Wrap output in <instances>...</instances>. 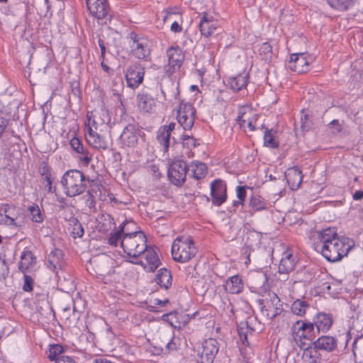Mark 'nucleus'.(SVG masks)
Masks as SVG:
<instances>
[{
    "label": "nucleus",
    "mask_w": 363,
    "mask_h": 363,
    "mask_svg": "<svg viewBox=\"0 0 363 363\" xmlns=\"http://www.w3.org/2000/svg\"><path fill=\"white\" fill-rule=\"evenodd\" d=\"M99 114L105 118L97 120V116L93 112H88L86 115L87 123H86V139L88 143L96 149L105 150L108 147L107 141L99 132L101 127H106V123L110 121L107 112L101 110Z\"/></svg>",
    "instance_id": "f03ea898"
},
{
    "label": "nucleus",
    "mask_w": 363,
    "mask_h": 363,
    "mask_svg": "<svg viewBox=\"0 0 363 363\" xmlns=\"http://www.w3.org/2000/svg\"><path fill=\"white\" fill-rule=\"evenodd\" d=\"M248 82V74L246 72L240 73L235 77H230L228 79V84L234 91H238L245 88Z\"/></svg>",
    "instance_id": "bb28decb"
},
{
    "label": "nucleus",
    "mask_w": 363,
    "mask_h": 363,
    "mask_svg": "<svg viewBox=\"0 0 363 363\" xmlns=\"http://www.w3.org/2000/svg\"><path fill=\"white\" fill-rule=\"evenodd\" d=\"M64 350L61 345H53L50 346L48 352V357L51 360H55L61 357Z\"/></svg>",
    "instance_id": "a18cd8bd"
},
{
    "label": "nucleus",
    "mask_w": 363,
    "mask_h": 363,
    "mask_svg": "<svg viewBox=\"0 0 363 363\" xmlns=\"http://www.w3.org/2000/svg\"><path fill=\"white\" fill-rule=\"evenodd\" d=\"M171 133L167 130L159 129L157 131V140L158 143L163 147L164 152H167L170 145Z\"/></svg>",
    "instance_id": "ea45409f"
},
{
    "label": "nucleus",
    "mask_w": 363,
    "mask_h": 363,
    "mask_svg": "<svg viewBox=\"0 0 363 363\" xmlns=\"http://www.w3.org/2000/svg\"><path fill=\"white\" fill-rule=\"evenodd\" d=\"M28 211L30 213V219L33 222L38 223H41L43 222L44 215L37 204L29 206L28 207Z\"/></svg>",
    "instance_id": "a19ab883"
},
{
    "label": "nucleus",
    "mask_w": 363,
    "mask_h": 363,
    "mask_svg": "<svg viewBox=\"0 0 363 363\" xmlns=\"http://www.w3.org/2000/svg\"><path fill=\"white\" fill-rule=\"evenodd\" d=\"M39 172L43 179L46 177H52L51 168L48 165V164L45 162L40 164L39 168Z\"/></svg>",
    "instance_id": "3c124183"
},
{
    "label": "nucleus",
    "mask_w": 363,
    "mask_h": 363,
    "mask_svg": "<svg viewBox=\"0 0 363 363\" xmlns=\"http://www.w3.org/2000/svg\"><path fill=\"white\" fill-rule=\"evenodd\" d=\"M146 242V236L143 232L126 233L121 240V247L129 257L135 259L145 251Z\"/></svg>",
    "instance_id": "20e7f679"
},
{
    "label": "nucleus",
    "mask_w": 363,
    "mask_h": 363,
    "mask_svg": "<svg viewBox=\"0 0 363 363\" xmlns=\"http://www.w3.org/2000/svg\"><path fill=\"white\" fill-rule=\"evenodd\" d=\"M219 29V22L213 16L203 13L199 22L201 34L206 38L212 36Z\"/></svg>",
    "instance_id": "2eb2a0df"
},
{
    "label": "nucleus",
    "mask_w": 363,
    "mask_h": 363,
    "mask_svg": "<svg viewBox=\"0 0 363 363\" xmlns=\"http://www.w3.org/2000/svg\"><path fill=\"white\" fill-rule=\"evenodd\" d=\"M182 139L183 145L186 146L187 148L191 149L196 146V139L191 135L183 134Z\"/></svg>",
    "instance_id": "09e8293b"
},
{
    "label": "nucleus",
    "mask_w": 363,
    "mask_h": 363,
    "mask_svg": "<svg viewBox=\"0 0 363 363\" xmlns=\"http://www.w3.org/2000/svg\"><path fill=\"white\" fill-rule=\"evenodd\" d=\"M177 313L176 312H172L169 313H166L162 315V320L168 322L172 326L176 328L177 325H174L173 319L177 318Z\"/></svg>",
    "instance_id": "5fc2aeb1"
},
{
    "label": "nucleus",
    "mask_w": 363,
    "mask_h": 363,
    "mask_svg": "<svg viewBox=\"0 0 363 363\" xmlns=\"http://www.w3.org/2000/svg\"><path fill=\"white\" fill-rule=\"evenodd\" d=\"M314 250L320 252L329 262H335L347 255L351 245L349 238L339 237L333 228H326L313 233L312 237Z\"/></svg>",
    "instance_id": "f257e3e1"
},
{
    "label": "nucleus",
    "mask_w": 363,
    "mask_h": 363,
    "mask_svg": "<svg viewBox=\"0 0 363 363\" xmlns=\"http://www.w3.org/2000/svg\"><path fill=\"white\" fill-rule=\"evenodd\" d=\"M352 198L354 200H360L363 199V191H356L354 193Z\"/></svg>",
    "instance_id": "338daca9"
},
{
    "label": "nucleus",
    "mask_w": 363,
    "mask_h": 363,
    "mask_svg": "<svg viewBox=\"0 0 363 363\" xmlns=\"http://www.w3.org/2000/svg\"><path fill=\"white\" fill-rule=\"evenodd\" d=\"M54 179H55V177L53 176L50 177H46L43 179V183H45V189L47 191V192L49 194L55 193L56 191V188L52 186V182L54 181Z\"/></svg>",
    "instance_id": "603ef678"
},
{
    "label": "nucleus",
    "mask_w": 363,
    "mask_h": 363,
    "mask_svg": "<svg viewBox=\"0 0 363 363\" xmlns=\"http://www.w3.org/2000/svg\"><path fill=\"white\" fill-rule=\"evenodd\" d=\"M8 123L9 121L6 118L0 116V138L1 137L6 128L7 127Z\"/></svg>",
    "instance_id": "052dcab7"
},
{
    "label": "nucleus",
    "mask_w": 363,
    "mask_h": 363,
    "mask_svg": "<svg viewBox=\"0 0 363 363\" xmlns=\"http://www.w3.org/2000/svg\"><path fill=\"white\" fill-rule=\"evenodd\" d=\"M196 254V248L193 240L186 237H178L172 245V255L174 260L184 263L189 261Z\"/></svg>",
    "instance_id": "39448f33"
},
{
    "label": "nucleus",
    "mask_w": 363,
    "mask_h": 363,
    "mask_svg": "<svg viewBox=\"0 0 363 363\" xmlns=\"http://www.w3.org/2000/svg\"><path fill=\"white\" fill-rule=\"evenodd\" d=\"M286 178L291 190H297L303 181V174L297 167H292L288 169L286 173Z\"/></svg>",
    "instance_id": "b1692460"
},
{
    "label": "nucleus",
    "mask_w": 363,
    "mask_h": 363,
    "mask_svg": "<svg viewBox=\"0 0 363 363\" xmlns=\"http://www.w3.org/2000/svg\"><path fill=\"white\" fill-rule=\"evenodd\" d=\"M301 129L303 131H308L311 126V122L308 120L306 116H304V119L301 118Z\"/></svg>",
    "instance_id": "4d7b16f0"
},
{
    "label": "nucleus",
    "mask_w": 363,
    "mask_h": 363,
    "mask_svg": "<svg viewBox=\"0 0 363 363\" xmlns=\"http://www.w3.org/2000/svg\"><path fill=\"white\" fill-rule=\"evenodd\" d=\"M309 62L306 55L303 52L291 55L289 67L291 70L298 73L306 72L308 70Z\"/></svg>",
    "instance_id": "aec40b11"
},
{
    "label": "nucleus",
    "mask_w": 363,
    "mask_h": 363,
    "mask_svg": "<svg viewBox=\"0 0 363 363\" xmlns=\"http://www.w3.org/2000/svg\"><path fill=\"white\" fill-rule=\"evenodd\" d=\"M36 263V257L31 251L25 250L21 255V261L18 264V269L23 273L30 267H33Z\"/></svg>",
    "instance_id": "c756f323"
},
{
    "label": "nucleus",
    "mask_w": 363,
    "mask_h": 363,
    "mask_svg": "<svg viewBox=\"0 0 363 363\" xmlns=\"http://www.w3.org/2000/svg\"><path fill=\"white\" fill-rule=\"evenodd\" d=\"M182 30V26L177 21H174L171 26V30L174 33L181 32Z\"/></svg>",
    "instance_id": "69168bd1"
},
{
    "label": "nucleus",
    "mask_w": 363,
    "mask_h": 363,
    "mask_svg": "<svg viewBox=\"0 0 363 363\" xmlns=\"http://www.w3.org/2000/svg\"><path fill=\"white\" fill-rule=\"evenodd\" d=\"M331 278L326 272L318 271V274L314 276L315 286L323 293H331L333 282H330Z\"/></svg>",
    "instance_id": "5701e85b"
},
{
    "label": "nucleus",
    "mask_w": 363,
    "mask_h": 363,
    "mask_svg": "<svg viewBox=\"0 0 363 363\" xmlns=\"http://www.w3.org/2000/svg\"><path fill=\"white\" fill-rule=\"evenodd\" d=\"M24 283L23 285V289L24 291L30 292L33 290V279L31 277L24 274L23 277Z\"/></svg>",
    "instance_id": "864d4df0"
},
{
    "label": "nucleus",
    "mask_w": 363,
    "mask_h": 363,
    "mask_svg": "<svg viewBox=\"0 0 363 363\" xmlns=\"http://www.w3.org/2000/svg\"><path fill=\"white\" fill-rule=\"evenodd\" d=\"M293 338L300 349L308 347L310 342L315 337V329L313 322L298 320L291 328Z\"/></svg>",
    "instance_id": "423d86ee"
},
{
    "label": "nucleus",
    "mask_w": 363,
    "mask_h": 363,
    "mask_svg": "<svg viewBox=\"0 0 363 363\" xmlns=\"http://www.w3.org/2000/svg\"><path fill=\"white\" fill-rule=\"evenodd\" d=\"M302 350L304 351L303 358L308 363H321L320 354L315 346L311 347L309 345L308 347Z\"/></svg>",
    "instance_id": "c9c22d12"
},
{
    "label": "nucleus",
    "mask_w": 363,
    "mask_h": 363,
    "mask_svg": "<svg viewBox=\"0 0 363 363\" xmlns=\"http://www.w3.org/2000/svg\"><path fill=\"white\" fill-rule=\"evenodd\" d=\"M169 65L175 68H179L184 60V55L179 48L171 47L167 50Z\"/></svg>",
    "instance_id": "a878e982"
},
{
    "label": "nucleus",
    "mask_w": 363,
    "mask_h": 363,
    "mask_svg": "<svg viewBox=\"0 0 363 363\" xmlns=\"http://www.w3.org/2000/svg\"><path fill=\"white\" fill-rule=\"evenodd\" d=\"M316 349L327 352H333L337 347V340L334 337L324 335L318 337L314 342Z\"/></svg>",
    "instance_id": "4be33fe9"
},
{
    "label": "nucleus",
    "mask_w": 363,
    "mask_h": 363,
    "mask_svg": "<svg viewBox=\"0 0 363 363\" xmlns=\"http://www.w3.org/2000/svg\"><path fill=\"white\" fill-rule=\"evenodd\" d=\"M128 38L132 42L130 45L132 55L138 60L149 61L151 54L150 40L134 31L128 34Z\"/></svg>",
    "instance_id": "0eeeda50"
},
{
    "label": "nucleus",
    "mask_w": 363,
    "mask_h": 363,
    "mask_svg": "<svg viewBox=\"0 0 363 363\" xmlns=\"http://www.w3.org/2000/svg\"><path fill=\"white\" fill-rule=\"evenodd\" d=\"M188 171L186 163L182 160H175L168 169V177L176 186H182L186 181Z\"/></svg>",
    "instance_id": "9d476101"
},
{
    "label": "nucleus",
    "mask_w": 363,
    "mask_h": 363,
    "mask_svg": "<svg viewBox=\"0 0 363 363\" xmlns=\"http://www.w3.org/2000/svg\"><path fill=\"white\" fill-rule=\"evenodd\" d=\"M277 132L273 129L267 130L264 135V145L270 148H277L279 142L275 139Z\"/></svg>",
    "instance_id": "58836bf2"
},
{
    "label": "nucleus",
    "mask_w": 363,
    "mask_h": 363,
    "mask_svg": "<svg viewBox=\"0 0 363 363\" xmlns=\"http://www.w3.org/2000/svg\"><path fill=\"white\" fill-rule=\"evenodd\" d=\"M309 308V304L307 301L302 299H296L291 306V310L294 315L303 316Z\"/></svg>",
    "instance_id": "4c0bfd02"
},
{
    "label": "nucleus",
    "mask_w": 363,
    "mask_h": 363,
    "mask_svg": "<svg viewBox=\"0 0 363 363\" xmlns=\"http://www.w3.org/2000/svg\"><path fill=\"white\" fill-rule=\"evenodd\" d=\"M93 363H115V362H113L106 358L100 357V358L95 359L94 360Z\"/></svg>",
    "instance_id": "774afa93"
},
{
    "label": "nucleus",
    "mask_w": 363,
    "mask_h": 363,
    "mask_svg": "<svg viewBox=\"0 0 363 363\" xmlns=\"http://www.w3.org/2000/svg\"><path fill=\"white\" fill-rule=\"evenodd\" d=\"M141 256L144 257L146 261L145 263L143 260L138 259V258L130 261V262L143 266L148 272H154L160 264L158 255L152 247L146 246V250L142 253Z\"/></svg>",
    "instance_id": "f8f14e48"
},
{
    "label": "nucleus",
    "mask_w": 363,
    "mask_h": 363,
    "mask_svg": "<svg viewBox=\"0 0 363 363\" xmlns=\"http://www.w3.org/2000/svg\"><path fill=\"white\" fill-rule=\"evenodd\" d=\"M225 290L232 294H238L242 291L243 284L238 275L230 277L224 284Z\"/></svg>",
    "instance_id": "7c9ffc66"
},
{
    "label": "nucleus",
    "mask_w": 363,
    "mask_h": 363,
    "mask_svg": "<svg viewBox=\"0 0 363 363\" xmlns=\"http://www.w3.org/2000/svg\"><path fill=\"white\" fill-rule=\"evenodd\" d=\"M98 44L101 49V57L104 59L105 57V53H106V46L104 44V42L102 39L99 38L98 40Z\"/></svg>",
    "instance_id": "e2e57ef3"
},
{
    "label": "nucleus",
    "mask_w": 363,
    "mask_h": 363,
    "mask_svg": "<svg viewBox=\"0 0 363 363\" xmlns=\"http://www.w3.org/2000/svg\"><path fill=\"white\" fill-rule=\"evenodd\" d=\"M249 207L250 212L259 211L264 210L267 208V202L258 195L251 196L249 201Z\"/></svg>",
    "instance_id": "e433bc0d"
},
{
    "label": "nucleus",
    "mask_w": 363,
    "mask_h": 363,
    "mask_svg": "<svg viewBox=\"0 0 363 363\" xmlns=\"http://www.w3.org/2000/svg\"><path fill=\"white\" fill-rule=\"evenodd\" d=\"M188 171L191 172V176L196 179H201L205 177L207 173V167L203 162H192L188 166Z\"/></svg>",
    "instance_id": "473e14b6"
},
{
    "label": "nucleus",
    "mask_w": 363,
    "mask_h": 363,
    "mask_svg": "<svg viewBox=\"0 0 363 363\" xmlns=\"http://www.w3.org/2000/svg\"><path fill=\"white\" fill-rule=\"evenodd\" d=\"M14 209V206L9 204H1L0 206V224L16 225L15 218L11 216V211Z\"/></svg>",
    "instance_id": "2f4dec72"
},
{
    "label": "nucleus",
    "mask_w": 363,
    "mask_h": 363,
    "mask_svg": "<svg viewBox=\"0 0 363 363\" xmlns=\"http://www.w3.org/2000/svg\"><path fill=\"white\" fill-rule=\"evenodd\" d=\"M155 281L160 286L167 289L172 284L171 273L167 269H160L155 278Z\"/></svg>",
    "instance_id": "f704fd0d"
},
{
    "label": "nucleus",
    "mask_w": 363,
    "mask_h": 363,
    "mask_svg": "<svg viewBox=\"0 0 363 363\" xmlns=\"http://www.w3.org/2000/svg\"><path fill=\"white\" fill-rule=\"evenodd\" d=\"M196 110L191 103L181 102L177 110V119L184 130H189L194 124Z\"/></svg>",
    "instance_id": "1a4fd4ad"
},
{
    "label": "nucleus",
    "mask_w": 363,
    "mask_h": 363,
    "mask_svg": "<svg viewBox=\"0 0 363 363\" xmlns=\"http://www.w3.org/2000/svg\"><path fill=\"white\" fill-rule=\"evenodd\" d=\"M55 363H75V362L71 357L62 355L56 359Z\"/></svg>",
    "instance_id": "bf43d9fd"
},
{
    "label": "nucleus",
    "mask_w": 363,
    "mask_h": 363,
    "mask_svg": "<svg viewBox=\"0 0 363 363\" xmlns=\"http://www.w3.org/2000/svg\"><path fill=\"white\" fill-rule=\"evenodd\" d=\"M90 13L97 19H104L109 16L111 8L107 0H86Z\"/></svg>",
    "instance_id": "4468645a"
},
{
    "label": "nucleus",
    "mask_w": 363,
    "mask_h": 363,
    "mask_svg": "<svg viewBox=\"0 0 363 363\" xmlns=\"http://www.w3.org/2000/svg\"><path fill=\"white\" fill-rule=\"evenodd\" d=\"M329 125L335 128V130L333 131V133H339L342 132V127L340 124L339 121L337 119L333 120L329 123Z\"/></svg>",
    "instance_id": "13d9d810"
},
{
    "label": "nucleus",
    "mask_w": 363,
    "mask_h": 363,
    "mask_svg": "<svg viewBox=\"0 0 363 363\" xmlns=\"http://www.w3.org/2000/svg\"><path fill=\"white\" fill-rule=\"evenodd\" d=\"M328 4L338 11H346L352 4V0H327Z\"/></svg>",
    "instance_id": "79ce46f5"
},
{
    "label": "nucleus",
    "mask_w": 363,
    "mask_h": 363,
    "mask_svg": "<svg viewBox=\"0 0 363 363\" xmlns=\"http://www.w3.org/2000/svg\"><path fill=\"white\" fill-rule=\"evenodd\" d=\"M255 116L256 115H255L253 118H248L245 113H243L242 115L239 116L237 120L240 127L243 128L244 129L247 127L250 130L253 131L255 130Z\"/></svg>",
    "instance_id": "37998d69"
},
{
    "label": "nucleus",
    "mask_w": 363,
    "mask_h": 363,
    "mask_svg": "<svg viewBox=\"0 0 363 363\" xmlns=\"http://www.w3.org/2000/svg\"><path fill=\"white\" fill-rule=\"evenodd\" d=\"M69 222L70 225H72L71 233L73 238H82L84 235V230L80 222L76 218H73Z\"/></svg>",
    "instance_id": "c03bdc74"
},
{
    "label": "nucleus",
    "mask_w": 363,
    "mask_h": 363,
    "mask_svg": "<svg viewBox=\"0 0 363 363\" xmlns=\"http://www.w3.org/2000/svg\"><path fill=\"white\" fill-rule=\"evenodd\" d=\"M259 305L263 315L269 320L274 319L282 312V303L274 292L269 291L267 296L259 300Z\"/></svg>",
    "instance_id": "6e6552de"
},
{
    "label": "nucleus",
    "mask_w": 363,
    "mask_h": 363,
    "mask_svg": "<svg viewBox=\"0 0 363 363\" xmlns=\"http://www.w3.org/2000/svg\"><path fill=\"white\" fill-rule=\"evenodd\" d=\"M128 224H129V223L127 221L123 222L118 227V229L116 232L110 235V237L108 238V243L110 245L116 247L118 245V243L121 245V240L123 239V237L127 233L125 226Z\"/></svg>",
    "instance_id": "72a5a7b5"
},
{
    "label": "nucleus",
    "mask_w": 363,
    "mask_h": 363,
    "mask_svg": "<svg viewBox=\"0 0 363 363\" xmlns=\"http://www.w3.org/2000/svg\"><path fill=\"white\" fill-rule=\"evenodd\" d=\"M140 130L134 124L127 125L120 135L121 143L127 147H135L138 142Z\"/></svg>",
    "instance_id": "a211bd4d"
},
{
    "label": "nucleus",
    "mask_w": 363,
    "mask_h": 363,
    "mask_svg": "<svg viewBox=\"0 0 363 363\" xmlns=\"http://www.w3.org/2000/svg\"><path fill=\"white\" fill-rule=\"evenodd\" d=\"M296 261L292 255L285 252L280 260L278 271L280 274H288L294 269Z\"/></svg>",
    "instance_id": "c85d7f7f"
},
{
    "label": "nucleus",
    "mask_w": 363,
    "mask_h": 363,
    "mask_svg": "<svg viewBox=\"0 0 363 363\" xmlns=\"http://www.w3.org/2000/svg\"><path fill=\"white\" fill-rule=\"evenodd\" d=\"M48 267L56 274L58 270L62 269L63 266L62 252L61 250L55 248L48 255Z\"/></svg>",
    "instance_id": "393cba45"
},
{
    "label": "nucleus",
    "mask_w": 363,
    "mask_h": 363,
    "mask_svg": "<svg viewBox=\"0 0 363 363\" xmlns=\"http://www.w3.org/2000/svg\"><path fill=\"white\" fill-rule=\"evenodd\" d=\"M201 351L198 352L200 363H213L218 352V342L214 338H208L202 342Z\"/></svg>",
    "instance_id": "9b49d317"
},
{
    "label": "nucleus",
    "mask_w": 363,
    "mask_h": 363,
    "mask_svg": "<svg viewBox=\"0 0 363 363\" xmlns=\"http://www.w3.org/2000/svg\"><path fill=\"white\" fill-rule=\"evenodd\" d=\"M246 244L249 247H259L260 245V235L257 233L249 234Z\"/></svg>",
    "instance_id": "49530a36"
},
{
    "label": "nucleus",
    "mask_w": 363,
    "mask_h": 363,
    "mask_svg": "<svg viewBox=\"0 0 363 363\" xmlns=\"http://www.w3.org/2000/svg\"><path fill=\"white\" fill-rule=\"evenodd\" d=\"M150 303L153 305H150L148 307L150 308V311H155L154 308H156V306H164L169 303V300L164 299L162 301L159 298H155L153 301H151Z\"/></svg>",
    "instance_id": "6e6d98bb"
},
{
    "label": "nucleus",
    "mask_w": 363,
    "mask_h": 363,
    "mask_svg": "<svg viewBox=\"0 0 363 363\" xmlns=\"http://www.w3.org/2000/svg\"><path fill=\"white\" fill-rule=\"evenodd\" d=\"M175 123H170L168 125H164L160 128V130H167V133H171V132L175 128Z\"/></svg>",
    "instance_id": "0e129e2a"
},
{
    "label": "nucleus",
    "mask_w": 363,
    "mask_h": 363,
    "mask_svg": "<svg viewBox=\"0 0 363 363\" xmlns=\"http://www.w3.org/2000/svg\"><path fill=\"white\" fill-rule=\"evenodd\" d=\"M145 69L139 63L130 65L125 74V80L128 86L131 89L137 88L143 82Z\"/></svg>",
    "instance_id": "ddd939ff"
},
{
    "label": "nucleus",
    "mask_w": 363,
    "mask_h": 363,
    "mask_svg": "<svg viewBox=\"0 0 363 363\" xmlns=\"http://www.w3.org/2000/svg\"><path fill=\"white\" fill-rule=\"evenodd\" d=\"M243 330H244V328L240 327L238 329V333L239 334L240 341L243 344H245L246 342L247 341V333L245 332H244Z\"/></svg>",
    "instance_id": "680f3d73"
},
{
    "label": "nucleus",
    "mask_w": 363,
    "mask_h": 363,
    "mask_svg": "<svg viewBox=\"0 0 363 363\" xmlns=\"http://www.w3.org/2000/svg\"><path fill=\"white\" fill-rule=\"evenodd\" d=\"M211 195L214 205L219 206L223 203L227 199L225 184L220 179L213 181L211 184Z\"/></svg>",
    "instance_id": "f3484780"
},
{
    "label": "nucleus",
    "mask_w": 363,
    "mask_h": 363,
    "mask_svg": "<svg viewBox=\"0 0 363 363\" xmlns=\"http://www.w3.org/2000/svg\"><path fill=\"white\" fill-rule=\"evenodd\" d=\"M137 105L140 111L150 113L155 106V101L150 94L141 91L137 94Z\"/></svg>",
    "instance_id": "412c9836"
},
{
    "label": "nucleus",
    "mask_w": 363,
    "mask_h": 363,
    "mask_svg": "<svg viewBox=\"0 0 363 363\" xmlns=\"http://www.w3.org/2000/svg\"><path fill=\"white\" fill-rule=\"evenodd\" d=\"M9 274V268L5 259L0 257V281L5 279Z\"/></svg>",
    "instance_id": "8fccbe9b"
},
{
    "label": "nucleus",
    "mask_w": 363,
    "mask_h": 363,
    "mask_svg": "<svg viewBox=\"0 0 363 363\" xmlns=\"http://www.w3.org/2000/svg\"><path fill=\"white\" fill-rule=\"evenodd\" d=\"M333 323V317L329 313H318L313 319V324L317 333H325L330 330Z\"/></svg>",
    "instance_id": "6ab92c4d"
},
{
    "label": "nucleus",
    "mask_w": 363,
    "mask_h": 363,
    "mask_svg": "<svg viewBox=\"0 0 363 363\" xmlns=\"http://www.w3.org/2000/svg\"><path fill=\"white\" fill-rule=\"evenodd\" d=\"M237 196L239 201H234L233 205L238 206L240 204H242L246 197V189L245 186H238L236 189Z\"/></svg>",
    "instance_id": "de8ad7c7"
},
{
    "label": "nucleus",
    "mask_w": 363,
    "mask_h": 363,
    "mask_svg": "<svg viewBox=\"0 0 363 363\" xmlns=\"http://www.w3.org/2000/svg\"><path fill=\"white\" fill-rule=\"evenodd\" d=\"M70 145L76 152L81 155L79 159L84 164H89L92 160V156L88 150L84 149L81 140L77 138H74L70 141Z\"/></svg>",
    "instance_id": "cd10ccee"
},
{
    "label": "nucleus",
    "mask_w": 363,
    "mask_h": 363,
    "mask_svg": "<svg viewBox=\"0 0 363 363\" xmlns=\"http://www.w3.org/2000/svg\"><path fill=\"white\" fill-rule=\"evenodd\" d=\"M60 183L65 194L69 197L82 194L86 190L85 176L79 170L70 169L62 176Z\"/></svg>",
    "instance_id": "7ed1b4c3"
},
{
    "label": "nucleus",
    "mask_w": 363,
    "mask_h": 363,
    "mask_svg": "<svg viewBox=\"0 0 363 363\" xmlns=\"http://www.w3.org/2000/svg\"><path fill=\"white\" fill-rule=\"evenodd\" d=\"M96 273L100 276L110 275L113 272V260L108 256L101 255L91 260Z\"/></svg>",
    "instance_id": "dca6fc26"
}]
</instances>
